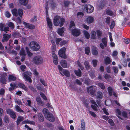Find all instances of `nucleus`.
Here are the masks:
<instances>
[{
	"label": "nucleus",
	"mask_w": 130,
	"mask_h": 130,
	"mask_svg": "<svg viewBox=\"0 0 130 130\" xmlns=\"http://www.w3.org/2000/svg\"><path fill=\"white\" fill-rule=\"evenodd\" d=\"M58 58L53 59V62L54 64L57 65L58 64Z\"/></svg>",
	"instance_id": "nucleus-59"
},
{
	"label": "nucleus",
	"mask_w": 130,
	"mask_h": 130,
	"mask_svg": "<svg viewBox=\"0 0 130 130\" xmlns=\"http://www.w3.org/2000/svg\"><path fill=\"white\" fill-rule=\"evenodd\" d=\"M10 86L11 87L9 88V91H11L14 90V89L16 88V86L15 84H12L11 83L10 84Z\"/></svg>",
	"instance_id": "nucleus-34"
},
{
	"label": "nucleus",
	"mask_w": 130,
	"mask_h": 130,
	"mask_svg": "<svg viewBox=\"0 0 130 130\" xmlns=\"http://www.w3.org/2000/svg\"><path fill=\"white\" fill-rule=\"evenodd\" d=\"M124 42L126 44H128L130 43V39H125L124 40Z\"/></svg>",
	"instance_id": "nucleus-56"
},
{
	"label": "nucleus",
	"mask_w": 130,
	"mask_h": 130,
	"mask_svg": "<svg viewBox=\"0 0 130 130\" xmlns=\"http://www.w3.org/2000/svg\"><path fill=\"white\" fill-rule=\"evenodd\" d=\"M5 15L7 18H9L11 16V14L8 11H6L5 12Z\"/></svg>",
	"instance_id": "nucleus-57"
},
{
	"label": "nucleus",
	"mask_w": 130,
	"mask_h": 130,
	"mask_svg": "<svg viewBox=\"0 0 130 130\" xmlns=\"http://www.w3.org/2000/svg\"><path fill=\"white\" fill-rule=\"evenodd\" d=\"M85 53L88 55L90 52V48L88 47H85Z\"/></svg>",
	"instance_id": "nucleus-41"
},
{
	"label": "nucleus",
	"mask_w": 130,
	"mask_h": 130,
	"mask_svg": "<svg viewBox=\"0 0 130 130\" xmlns=\"http://www.w3.org/2000/svg\"><path fill=\"white\" fill-rule=\"evenodd\" d=\"M85 130V123L84 120L82 119L81 121V124L80 129L79 130Z\"/></svg>",
	"instance_id": "nucleus-17"
},
{
	"label": "nucleus",
	"mask_w": 130,
	"mask_h": 130,
	"mask_svg": "<svg viewBox=\"0 0 130 130\" xmlns=\"http://www.w3.org/2000/svg\"><path fill=\"white\" fill-rule=\"evenodd\" d=\"M101 89H104L105 88V87L104 84L103 83H99L98 85Z\"/></svg>",
	"instance_id": "nucleus-42"
},
{
	"label": "nucleus",
	"mask_w": 130,
	"mask_h": 130,
	"mask_svg": "<svg viewBox=\"0 0 130 130\" xmlns=\"http://www.w3.org/2000/svg\"><path fill=\"white\" fill-rule=\"evenodd\" d=\"M24 119V118L23 117L21 116H19L18 118L17 121H16L17 124L18 125L22 121H23Z\"/></svg>",
	"instance_id": "nucleus-22"
},
{
	"label": "nucleus",
	"mask_w": 130,
	"mask_h": 130,
	"mask_svg": "<svg viewBox=\"0 0 130 130\" xmlns=\"http://www.w3.org/2000/svg\"><path fill=\"white\" fill-rule=\"evenodd\" d=\"M40 95L41 97L45 100H47V99L46 97V96L45 95L42 93L41 92L40 93Z\"/></svg>",
	"instance_id": "nucleus-50"
},
{
	"label": "nucleus",
	"mask_w": 130,
	"mask_h": 130,
	"mask_svg": "<svg viewBox=\"0 0 130 130\" xmlns=\"http://www.w3.org/2000/svg\"><path fill=\"white\" fill-rule=\"evenodd\" d=\"M4 26V24L2 23H0V29L1 31L3 30Z\"/></svg>",
	"instance_id": "nucleus-60"
},
{
	"label": "nucleus",
	"mask_w": 130,
	"mask_h": 130,
	"mask_svg": "<svg viewBox=\"0 0 130 130\" xmlns=\"http://www.w3.org/2000/svg\"><path fill=\"white\" fill-rule=\"evenodd\" d=\"M103 95V93L102 92L99 91L98 92L97 94V98L99 99H102V98Z\"/></svg>",
	"instance_id": "nucleus-33"
},
{
	"label": "nucleus",
	"mask_w": 130,
	"mask_h": 130,
	"mask_svg": "<svg viewBox=\"0 0 130 130\" xmlns=\"http://www.w3.org/2000/svg\"><path fill=\"white\" fill-rule=\"evenodd\" d=\"M57 32L61 36L64 32V28L62 27L59 28L57 30Z\"/></svg>",
	"instance_id": "nucleus-29"
},
{
	"label": "nucleus",
	"mask_w": 130,
	"mask_h": 130,
	"mask_svg": "<svg viewBox=\"0 0 130 130\" xmlns=\"http://www.w3.org/2000/svg\"><path fill=\"white\" fill-rule=\"evenodd\" d=\"M72 33L73 35L76 36H79L80 34L79 30L76 28L73 29L72 31Z\"/></svg>",
	"instance_id": "nucleus-13"
},
{
	"label": "nucleus",
	"mask_w": 130,
	"mask_h": 130,
	"mask_svg": "<svg viewBox=\"0 0 130 130\" xmlns=\"http://www.w3.org/2000/svg\"><path fill=\"white\" fill-rule=\"evenodd\" d=\"M94 20V18L91 16L88 17L86 19V21L88 23H93Z\"/></svg>",
	"instance_id": "nucleus-16"
},
{
	"label": "nucleus",
	"mask_w": 130,
	"mask_h": 130,
	"mask_svg": "<svg viewBox=\"0 0 130 130\" xmlns=\"http://www.w3.org/2000/svg\"><path fill=\"white\" fill-rule=\"evenodd\" d=\"M97 106H98L96 104V105L94 104L92 105L91 106L92 108L95 111H97L98 110V109L96 107Z\"/></svg>",
	"instance_id": "nucleus-49"
},
{
	"label": "nucleus",
	"mask_w": 130,
	"mask_h": 130,
	"mask_svg": "<svg viewBox=\"0 0 130 130\" xmlns=\"http://www.w3.org/2000/svg\"><path fill=\"white\" fill-rule=\"evenodd\" d=\"M84 15L83 13L81 12H78L77 14V17L79 18H80Z\"/></svg>",
	"instance_id": "nucleus-44"
},
{
	"label": "nucleus",
	"mask_w": 130,
	"mask_h": 130,
	"mask_svg": "<svg viewBox=\"0 0 130 130\" xmlns=\"http://www.w3.org/2000/svg\"><path fill=\"white\" fill-rule=\"evenodd\" d=\"M115 24L114 21H113L111 22V25L110 26V29H112L115 26Z\"/></svg>",
	"instance_id": "nucleus-51"
},
{
	"label": "nucleus",
	"mask_w": 130,
	"mask_h": 130,
	"mask_svg": "<svg viewBox=\"0 0 130 130\" xmlns=\"http://www.w3.org/2000/svg\"><path fill=\"white\" fill-rule=\"evenodd\" d=\"M96 90V87L95 86H91L88 87L87 88V90L88 92L90 93L92 95L94 94V92Z\"/></svg>",
	"instance_id": "nucleus-11"
},
{
	"label": "nucleus",
	"mask_w": 130,
	"mask_h": 130,
	"mask_svg": "<svg viewBox=\"0 0 130 130\" xmlns=\"http://www.w3.org/2000/svg\"><path fill=\"white\" fill-rule=\"evenodd\" d=\"M48 4L50 5L52 9H54L56 7L55 3L53 0H49L48 1L46 2V3L45 6L46 13H48Z\"/></svg>",
	"instance_id": "nucleus-2"
},
{
	"label": "nucleus",
	"mask_w": 130,
	"mask_h": 130,
	"mask_svg": "<svg viewBox=\"0 0 130 130\" xmlns=\"http://www.w3.org/2000/svg\"><path fill=\"white\" fill-rule=\"evenodd\" d=\"M10 35L7 34H4L3 35V38L2 40V41L4 42L8 40L10 37Z\"/></svg>",
	"instance_id": "nucleus-14"
},
{
	"label": "nucleus",
	"mask_w": 130,
	"mask_h": 130,
	"mask_svg": "<svg viewBox=\"0 0 130 130\" xmlns=\"http://www.w3.org/2000/svg\"><path fill=\"white\" fill-rule=\"evenodd\" d=\"M106 13L108 15H110L112 14V12L109 10H107L106 11Z\"/></svg>",
	"instance_id": "nucleus-63"
},
{
	"label": "nucleus",
	"mask_w": 130,
	"mask_h": 130,
	"mask_svg": "<svg viewBox=\"0 0 130 130\" xmlns=\"http://www.w3.org/2000/svg\"><path fill=\"white\" fill-rule=\"evenodd\" d=\"M46 20L48 26L50 28H52V24L51 22V20L48 18H47Z\"/></svg>",
	"instance_id": "nucleus-25"
},
{
	"label": "nucleus",
	"mask_w": 130,
	"mask_h": 130,
	"mask_svg": "<svg viewBox=\"0 0 130 130\" xmlns=\"http://www.w3.org/2000/svg\"><path fill=\"white\" fill-rule=\"evenodd\" d=\"M116 112L117 113V116L120 119H122L119 116L121 114V111L119 109H117L116 110Z\"/></svg>",
	"instance_id": "nucleus-35"
},
{
	"label": "nucleus",
	"mask_w": 130,
	"mask_h": 130,
	"mask_svg": "<svg viewBox=\"0 0 130 130\" xmlns=\"http://www.w3.org/2000/svg\"><path fill=\"white\" fill-rule=\"evenodd\" d=\"M110 95H111L112 94V89L111 87H108L107 89Z\"/></svg>",
	"instance_id": "nucleus-39"
},
{
	"label": "nucleus",
	"mask_w": 130,
	"mask_h": 130,
	"mask_svg": "<svg viewBox=\"0 0 130 130\" xmlns=\"http://www.w3.org/2000/svg\"><path fill=\"white\" fill-rule=\"evenodd\" d=\"M26 68V67L24 65H21L20 67L21 70L23 72H24L25 71V69Z\"/></svg>",
	"instance_id": "nucleus-62"
},
{
	"label": "nucleus",
	"mask_w": 130,
	"mask_h": 130,
	"mask_svg": "<svg viewBox=\"0 0 130 130\" xmlns=\"http://www.w3.org/2000/svg\"><path fill=\"white\" fill-rule=\"evenodd\" d=\"M31 73L29 72H25L22 74L23 78L30 82H31L32 80L29 76H31Z\"/></svg>",
	"instance_id": "nucleus-7"
},
{
	"label": "nucleus",
	"mask_w": 130,
	"mask_h": 130,
	"mask_svg": "<svg viewBox=\"0 0 130 130\" xmlns=\"http://www.w3.org/2000/svg\"><path fill=\"white\" fill-rule=\"evenodd\" d=\"M6 76V74H4L3 75H2L0 82L3 84L5 83L6 78L5 77Z\"/></svg>",
	"instance_id": "nucleus-20"
},
{
	"label": "nucleus",
	"mask_w": 130,
	"mask_h": 130,
	"mask_svg": "<svg viewBox=\"0 0 130 130\" xmlns=\"http://www.w3.org/2000/svg\"><path fill=\"white\" fill-rule=\"evenodd\" d=\"M16 77L12 75H10L9 76L8 79L10 82L14 81L16 79Z\"/></svg>",
	"instance_id": "nucleus-26"
},
{
	"label": "nucleus",
	"mask_w": 130,
	"mask_h": 130,
	"mask_svg": "<svg viewBox=\"0 0 130 130\" xmlns=\"http://www.w3.org/2000/svg\"><path fill=\"white\" fill-rule=\"evenodd\" d=\"M33 62L36 64H41L43 62V59L40 56H35L33 59Z\"/></svg>",
	"instance_id": "nucleus-6"
},
{
	"label": "nucleus",
	"mask_w": 130,
	"mask_h": 130,
	"mask_svg": "<svg viewBox=\"0 0 130 130\" xmlns=\"http://www.w3.org/2000/svg\"><path fill=\"white\" fill-rule=\"evenodd\" d=\"M74 72L77 76H80L81 72L79 69L77 71L75 70Z\"/></svg>",
	"instance_id": "nucleus-36"
},
{
	"label": "nucleus",
	"mask_w": 130,
	"mask_h": 130,
	"mask_svg": "<svg viewBox=\"0 0 130 130\" xmlns=\"http://www.w3.org/2000/svg\"><path fill=\"white\" fill-rule=\"evenodd\" d=\"M84 35L85 37L87 39H88L90 37V35L88 32L84 30L83 31Z\"/></svg>",
	"instance_id": "nucleus-30"
},
{
	"label": "nucleus",
	"mask_w": 130,
	"mask_h": 130,
	"mask_svg": "<svg viewBox=\"0 0 130 130\" xmlns=\"http://www.w3.org/2000/svg\"><path fill=\"white\" fill-rule=\"evenodd\" d=\"M91 39H95L96 38V32L93 30L92 31L91 33Z\"/></svg>",
	"instance_id": "nucleus-19"
},
{
	"label": "nucleus",
	"mask_w": 130,
	"mask_h": 130,
	"mask_svg": "<svg viewBox=\"0 0 130 130\" xmlns=\"http://www.w3.org/2000/svg\"><path fill=\"white\" fill-rule=\"evenodd\" d=\"M98 52L97 49L96 48L94 47L92 49V54L93 55H96L98 54Z\"/></svg>",
	"instance_id": "nucleus-32"
},
{
	"label": "nucleus",
	"mask_w": 130,
	"mask_h": 130,
	"mask_svg": "<svg viewBox=\"0 0 130 130\" xmlns=\"http://www.w3.org/2000/svg\"><path fill=\"white\" fill-rule=\"evenodd\" d=\"M7 113L10 115V117L13 118L14 119L16 116L14 112L11 109H8L6 110Z\"/></svg>",
	"instance_id": "nucleus-12"
},
{
	"label": "nucleus",
	"mask_w": 130,
	"mask_h": 130,
	"mask_svg": "<svg viewBox=\"0 0 130 130\" xmlns=\"http://www.w3.org/2000/svg\"><path fill=\"white\" fill-rule=\"evenodd\" d=\"M28 0H19V3L22 5L26 6L28 2Z\"/></svg>",
	"instance_id": "nucleus-21"
},
{
	"label": "nucleus",
	"mask_w": 130,
	"mask_h": 130,
	"mask_svg": "<svg viewBox=\"0 0 130 130\" xmlns=\"http://www.w3.org/2000/svg\"><path fill=\"white\" fill-rule=\"evenodd\" d=\"M18 85L19 87L20 88H22L25 90H27V88L24 84L21 83H19L18 84Z\"/></svg>",
	"instance_id": "nucleus-31"
},
{
	"label": "nucleus",
	"mask_w": 130,
	"mask_h": 130,
	"mask_svg": "<svg viewBox=\"0 0 130 130\" xmlns=\"http://www.w3.org/2000/svg\"><path fill=\"white\" fill-rule=\"evenodd\" d=\"M26 50L27 51V53L28 56H29L31 57L32 55V54L28 50V48L27 47H26Z\"/></svg>",
	"instance_id": "nucleus-47"
},
{
	"label": "nucleus",
	"mask_w": 130,
	"mask_h": 130,
	"mask_svg": "<svg viewBox=\"0 0 130 130\" xmlns=\"http://www.w3.org/2000/svg\"><path fill=\"white\" fill-rule=\"evenodd\" d=\"M83 8L84 9V10H85L88 13H92L94 9V7L90 5H85L83 6Z\"/></svg>",
	"instance_id": "nucleus-5"
},
{
	"label": "nucleus",
	"mask_w": 130,
	"mask_h": 130,
	"mask_svg": "<svg viewBox=\"0 0 130 130\" xmlns=\"http://www.w3.org/2000/svg\"><path fill=\"white\" fill-rule=\"evenodd\" d=\"M63 73L66 76L69 77L70 76V74L69 72L67 70H64L63 72Z\"/></svg>",
	"instance_id": "nucleus-38"
},
{
	"label": "nucleus",
	"mask_w": 130,
	"mask_h": 130,
	"mask_svg": "<svg viewBox=\"0 0 130 130\" xmlns=\"http://www.w3.org/2000/svg\"><path fill=\"white\" fill-rule=\"evenodd\" d=\"M108 122L109 123L111 126H113L115 124L113 121L111 119H109L108 121Z\"/></svg>",
	"instance_id": "nucleus-52"
},
{
	"label": "nucleus",
	"mask_w": 130,
	"mask_h": 130,
	"mask_svg": "<svg viewBox=\"0 0 130 130\" xmlns=\"http://www.w3.org/2000/svg\"><path fill=\"white\" fill-rule=\"evenodd\" d=\"M20 55L22 56H25V52L23 48H22L21 49L20 52Z\"/></svg>",
	"instance_id": "nucleus-43"
},
{
	"label": "nucleus",
	"mask_w": 130,
	"mask_h": 130,
	"mask_svg": "<svg viewBox=\"0 0 130 130\" xmlns=\"http://www.w3.org/2000/svg\"><path fill=\"white\" fill-rule=\"evenodd\" d=\"M73 26H75V24L74 22L73 21H71L70 22V28H71Z\"/></svg>",
	"instance_id": "nucleus-61"
},
{
	"label": "nucleus",
	"mask_w": 130,
	"mask_h": 130,
	"mask_svg": "<svg viewBox=\"0 0 130 130\" xmlns=\"http://www.w3.org/2000/svg\"><path fill=\"white\" fill-rule=\"evenodd\" d=\"M11 12L16 17L19 15L21 17H22L23 13V10L21 9L17 10L14 8L12 10Z\"/></svg>",
	"instance_id": "nucleus-3"
},
{
	"label": "nucleus",
	"mask_w": 130,
	"mask_h": 130,
	"mask_svg": "<svg viewBox=\"0 0 130 130\" xmlns=\"http://www.w3.org/2000/svg\"><path fill=\"white\" fill-rule=\"evenodd\" d=\"M104 61L105 64H109L111 62V61L110 58L108 57H106Z\"/></svg>",
	"instance_id": "nucleus-24"
},
{
	"label": "nucleus",
	"mask_w": 130,
	"mask_h": 130,
	"mask_svg": "<svg viewBox=\"0 0 130 130\" xmlns=\"http://www.w3.org/2000/svg\"><path fill=\"white\" fill-rule=\"evenodd\" d=\"M60 63L61 65L64 68H66L67 67V63L66 61L62 60L60 62Z\"/></svg>",
	"instance_id": "nucleus-18"
},
{
	"label": "nucleus",
	"mask_w": 130,
	"mask_h": 130,
	"mask_svg": "<svg viewBox=\"0 0 130 130\" xmlns=\"http://www.w3.org/2000/svg\"><path fill=\"white\" fill-rule=\"evenodd\" d=\"M112 69L115 73H117L118 71V68L116 67H112Z\"/></svg>",
	"instance_id": "nucleus-48"
},
{
	"label": "nucleus",
	"mask_w": 130,
	"mask_h": 130,
	"mask_svg": "<svg viewBox=\"0 0 130 130\" xmlns=\"http://www.w3.org/2000/svg\"><path fill=\"white\" fill-rule=\"evenodd\" d=\"M16 110L18 112H23V111L20 108V107L18 105H16L15 106Z\"/></svg>",
	"instance_id": "nucleus-37"
},
{
	"label": "nucleus",
	"mask_w": 130,
	"mask_h": 130,
	"mask_svg": "<svg viewBox=\"0 0 130 130\" xmlns=\"http://www.w3.org/2000/svg\"><path fill=\"white\" fill-rule=\"evenodd\" d=\"M38 118L39 121L41 122H43L44 120V117L41 113H39L38 115Z\"/></svg>",
	"instance_id": "nucleus-27"
},
{
	"label": "nucleus",
	"mask_w": 130,
	"mask_h": 130,
	"mask_svg": "<svg viewBox=\"0 0 130 130\" xmlns=\"http://www.w3.org/2000/svg\"><path fill=\"white\" fill-rule=\"evenodd\" d=\"M9 28L8 27H5L3 29V30L1 31H4L6 33L7 32V31H9Z\"/></svg>",
	"instance_id": "nucleus-58"
},
{
	"label": "nucleus",
	"mask_w": 130,
	"mask_h": 130,
	"mask_svg": "<svg viewBox=\"0 0 130 130\" xmlns=\"http://www.w3.org/2000/svg\"><path fill=\"white\" fill-rule=\"evenodd\" d=\"M45 117L47 120L50 122H53L55 121V119L53 115L50 112L45 115Z\"/></svg>",
	"instance_id": "nucleus-9"
},
{
	"label": "nucleus",
	"mask_w": 130,
	"mask_h": 130,
	"mask_svg": "<svg viewBox=\"0 0 130 130\" xmlns=\"http://www.w3.org/2000/svg\"><path fill=\"white\" fill-rule=\"evenodd\" d=\"M93 65L94 67H95L97 64V61L96 60L94 59L92 61Z\"/></svg>",
	"instance_id": "nucleus-53"
},
{
	"label": "nucleus",
	"mask_w": 130,
	"mask_h": 130,
	"mask_svg": "<svg viewBox=\"0 0 130 130\" xmlns=\"http://www.w3.org/2000/svg\"><path fill=\"white\" fill-rule=\"evenodd\" d=\"M8 26L12 28H13L14 27V24L11 22H9L8 24Z\"/></svg>",
	"instance_id": "nucleus-54"
},
{
	"label": "nucleus",
	"mask_w": 130,
	"mask_h": 130,
	"mask_svg": "<svg viewBox=\"0 0 130 130\" xmlns=\"http://www.w3.org/2000/svg\"><path fill=\"white\" fill-rule=\"evenodd\" d=\"M84 64L87 70L89 69L90 67V66L89 64V63L87 61H85L84 62Z\"/></svg>",
	"instance_id": "nucleus-40"
},
{
	"label": "nucleus",
	"mask_w": 130,
	"mask_h": 130,
	"mask_svg": "<svg viewBox=\"0 0 130 130\" xmlns=\"http://www.w3.org/2000/svg\"><path fill=\"white\" fill-rule=\"evenodd\" d=\"M66 50V48L65 47H63L59 50L58 54L60 57L64 59L66 58V56L65 54Z\"/></svg>",
	"instance_id": "nucleus-8"
},
{
	"label": "nucleus",
	"mask_w": 130,
	"mask_h": 130,
	"mask_svg": "<svg viewBox=\"0 0 130 130\" xmlns=\"http://www.w3.org/2000/svg\"><path fill=\"white\" fill-rule=\"evenodd\" d=\"M23 24L26 27L29 29H34L35 28V26L33 25L26 23L25 22H23Z\"/></svg>",
	"instance_id": "nucleus-15"
},
{
	"label": "nucleus",
	"mask_w": 130,
	"mask_h": 130,
	"mask_svg": "<svg viewBox=\"0 0 130 130\" xmlns=\"http://www.w3.org/2000/svg\"><path fill=\"white\" fill-rule=\"evenodd\" d=\"M5 91L3 89H1L0 90V95H3L4 94Z\"/></svg>",
	"instance_id": "nucleus-64"
},
{
	"label": "nucleus",
	"mask_w": 130,
	"mask_h": 130,
	"mask_svg": "<svg viewBox=\"0 0 130 130\" xmlns=\"http://www.w3.org/2000/svg\"><path fill=\"white\" fill-rule=\"evenodd\" d=\"M102 43H100V46L101 48L103 49L107 46L106 38H102Z\"/></svg>",
	"instance_id": "nucleus-10"
},
{
	"label": "nucleus",
	"mask_w": 130,
	"mask_h": 130,
	"mask_svg": "<svg viewBox=\"0 0 130 130\" xmlns=\"http://www.w3.org/2000/svg\"><path fill=\"white\" fill-rule=\"evenodd\" d=\"M15 102L17 103L19 105H20L22 104V102L19 99H15Z\"/></svg>",
	"instance_id": "nucleus-55"
},
{
	"label": "nucleus",
	"mask_w": 130,
	"mask_h": 130,
	"mask_svg": "<svg viewBox=\"0 0 130 130\" xmlns=\"http://www.w3.org/2000/svg\"><path fill=\"white\" fill-rule=\"evenodd\" d=\"M75 63L76 65H78V66L81 69H83V68L82 67L81 64L78 61H76L75 62Z\"/></svg>",
	"instance_id": "nucleus-46"
},
{
	"label": "nucleus",
	"mask_w": 130,
	"mask_h": 130,
	"mask_svg": "<svg viewBox=\"0 0 130 130\" xmlns=\"http://www.w3.org/2000/svg\"><path fill=\"white\" fill-rule=\"evenodd\" d=\"M42 112L44 114V116H45V115L50 113L48 112V110L46 108L43 109L42 110Z\"/></svg>",
	"instance_id": "nucleus-45"
},
{
	"label": "nucleus",
	"mask_w": 130,
	"mask_h": 130,
	"mask_svg": "<svg viewBox=\"0 0 130 130\" xmlns=\"http://www.w3.org/2000/svg\"><path fill=\"white\" fill-rule=\"evenodd\" d=\"M65 19L63 18H61L60 16H55L53 19L54 24L55 26H58L60 24V26L61 27L64 23Z\"/></svg>",
	"instance_id": "nucleus-1"
},
{
	"label": "nucleus",
	"mask_w": 130,
	"mask_h": 130,
	"mask_svg": "<svg viewBox=\"0 0 130 130\" xmlns=\"http://www.w3.org/2000/svg\"><path fill=\"white\" fill-rule=\"evenodd\" d=\"M96 32L98 39H100L102 36V32L100 30H97Z\"/></svg>",
	"instance_id": "nucleus-28"
},
{
	"label": "nucleus",
	"mask_w": 130,
	"mask_h": 130,
	"mask_svg": "<svg viewBox=\"0 0 130 130\" xmlns=\"http://www.w3.org/2000/svg\"><path fill=\"white\" fill-rule=\"evenodd\" d=\"M29 46L34 51L38 50L40 48L39 44L37 42L35 41L31 42L29 44Z\"/></svg>",
	"instance_id": "nucleus-4"
},
{
	"label": "nucleus",
	"mask_w": 130,
	"mask_h": 130,
	"mask_svg": "<svg viewBox=\"0 0 130 130\" xmlns=\"http://www.w3.org/2000/svg\"><path fill=\"white\" fill-rule=\"evenodd\" d=\"M36 100L42 106L44 104V102L41 101V98L39 97H37L36 98Z\"/></svg>",
	"instance_id": "nucleus-23"
}]
</instances>
